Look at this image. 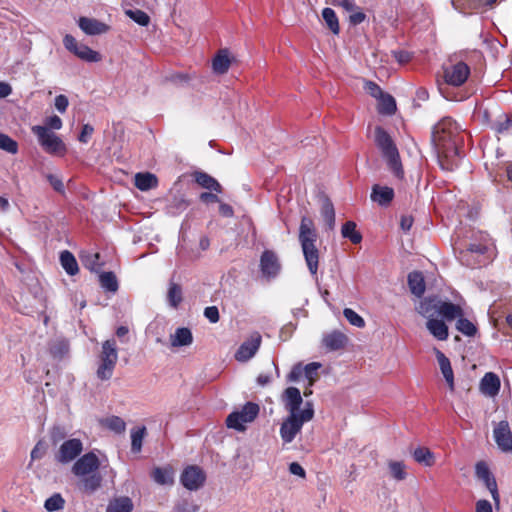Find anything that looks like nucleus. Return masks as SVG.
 <instances>
[{
    "mask_svg": "<svg viewBox=\"0 0 512 512\" xmlns=\"http://www.w3.org/2000/svg\"><path fill=\"white\" fill-rule=\"evenodd\" d=\"M80 29L87 35H100L109 30V26L94 18L80 17L78 21Z\"/></svg>",
    "mask_w": 512,
    "mask_h": 512,
    "instance_id": "aec40b11",
    "label": "nucleus"
},
{
    "mask_svg": "<svg viewBox=\"0 0 512 512\" xmlns=\"http://www.w3.org/2000/svg\"><path fill=\"white\" fill-rule=\"evenodd\" d=\"M82 264L85 268L93 272H98L101 268L99 263L100 255L98 253L84 252L80 255Z\"/></svg>",
    "mask_w": 512,
    "mask_h": 512,
    "instance_id": "79ce46f5",
    "label": "nucleus"
},
{
    "mask_svg": "<svg viewBox=\"0 0 512 512\" xmlns=\"http://www.w3.org/2000/svg\"><path fill=\"white\" fill-rule=\"evenodd\" d=\"M259 414V406L253 402H247L240 410L231 412L226 418L228 428L236 431H244L245 424L254 421Z\"/></svg>",
    "mask_w": 512,
    "mask_h": 512,
    "instance_id": "6e6552de",
    "label": "nucleus"
},
{
    "mask_svg": "<svg viewBox=\"0 0 512 512\" xmlns=\"http://www.w3.org/2000/svg\"><path fill=\"white\" fill-rule=\"evenodd\" d=\"M49 184L52 186V188L58 192V193H64L65 191V187H64V184H63V181L60 177H58L57 175H54V174H48L46 176Z\"/></svg>",
    "mask_w": 512,
    "mask_h": 512,
    "instance_id": "052dcab7",
    "label": "nucleus"
},
{
    "mask_svg": "<svg viewBox=\"0 0 512 512\" xmlns=\"http://www.w3.org/2000/svg\"><path fill=\"white\" fill-rule=\"evenodd\" d=\"M413 458L416 462L425 466H432L434 464L433 453L425 447H418L413 452Z\"/></svg>",
    "mask_w": 512,
    "mask_h": 512,
    "instance_id": "a19ab883",
    "label": "nucleus"
},
{
    "mask_svg": "<svg viewBox=\"0 0 512 512\" xmlns=\"http://www.w3.org/2000/svg\"><path fill=\"white\" fill-rule=\"evenodd\" d=\"M378 111L384 115H392L396 111L395 99L390 95L383 93L379 98Z\"/></svg>",
    "mask_w": 512,
    "mask_h": 512,
    "instance_id": "ea45409f",
    "label": "nucleus"
},
{
    "mask_svg": "<svg viewBox=\"0 0 512 512\" xmlns=\"http://www.w3.org/2000/svg\"><path fill=\"white\" fill-rule=\"evenodd\" d=\"M317 233L314 228L313 220L307 216L301 218L299 227V242L307 267L312 275L318 270L319 252L316 248Z\"/></svg>",
    "mask_w": 512,
    "mask_h": 512,
    "instance_id": "f03ea898",
    "label": "nucleus"
},
{
    "mask_svg": "<svg viewBox=\"0 0 512 512\" xmlns=\"http://www.w3.org/2000/svg\"><path fill=\"white\" fill-rule=\"evenodd\" d=\"M82 478H83L81 481L82 489L86 493L92 494L101 486L102 477L97 472L91 473Z\"/></svg>",
    "mask_w": 512,
    "mask_h": 512,
    "instance_id": "e433bc0d",
    "label": "nucleus"
},
{
    "mask_svg": "<svg viewBox=\"0 0 512 512\" xmlns=\"http://www.w3.org/2000/svg\"><path fill=\"white\" fill-rule=\"evenodd\" d=\"M393 56L400 63L404 64L411 60V53L405 50H396L393 51Z\"/></svg>",
    "mask_w": 512,
    "mask_h": 512,
    "instance_id": "774afa93",
    "label": "nucleus"
},
{
    "mask_svg": "<svg viewBox=\"0 0 512 512\" xmlns=\"http://www.w3.org/2000/svg\"><path fill=\"white\" fill-rule=\"evenodd\" d=\"M157 177L152 173H137L135 175V186L141 191H148L157 186Z\"/></svg>",
    "mask_w": 512,
    "mask_h": 512,
    "instance_id": "72a5a7b5",
    "label": "nucleus"
},
{
    "mask_svg": "<svg viewBox=\"0 0 512 512\" xmlns=\"http://www.w3.org/2000/svg\"><path fill=\"white\" fill-rule=\"evenodd\" d=\"M63 44L68 51L83 61L95 63L101 60V56L97 51L92 50L85 44L78 43L77 40L70 34H66L64 36Z\"/></svg>",
    "mask_w": 512,
    "mask_h": 512,
    "instance_id": "9b49d317",
    "label": "nucleus"
},
{
    "mask_svg": "<svg viewBox=\"0 0 512 512\" xmlns=\"http://www.w3.org/2000/svg\"><path fill=\"white\" fill-rule=\"evenodd\" d=\"M100 467V461L94 451L79 456L72 466V473L77 477H84L97 472Z\"/></svg>",
    "mask_w": 512,
    "mask_h": 512,
    "instance_id": "f8f14e48",
    "label": "nucleus"
},
{
    "mask_svg": "<svg viewBox=\"0 0 512 512\" xmlns=\"http://www.w3.org/2000/svg\"><path fill=\"white\" fill-rule=\"evenodd\" d=\"M365 90L374 98H379L384 93L382 89L375 82L366 81L365 82Z\"/></svg>",
    "mask_w": 512,
    "mask_h": 512,
    "instance_id": "680f3d73",
    "label": "nucleus"
},
{
    "mask_svg": "<svg viewBox=\"0 0 512 512\" xmlns=\"http://www.w3.org/2000/svg\"><path fill=\"white\" fill-rule=\"evenodd\" d=\"M439 314L442 315L446 320L451 321L455 318L462 316L463 311L460 306L451 302L441 301Z\"/></svg>",
    "mask_w": 512,
    "mask_h": 512,
    "instance_id": "c9c22d12",
    "label": "nucleus"
},
{
    "mask_svg": "<svg viewBox=\"0 0 512 512\" xmlns=\"http://www.w3.org/2000/svg\"><path fill=\"white\" fill-rule=\"evenodd\" d=\"M101 287L109 292H116L118 290V281L113 272H102L99 275Z\"/></svg>",
    "mask_w": 512,
    "mask_h": 512,
    "instance_id": "37998d69",
    "label": "nucleus"
},
{
    "mask_svg": "<svg viewBox=\"0 0 512 512\" xmlns=\"http://www.w3.org/2000/svg\"><path fill=\"white\" fill-rule=\"evenodd\" d=\"M146 428L144 426L131 431V451L138 453L142 448V441L145 436Z\"/></svg>",
    "mask_w": 512,
    "mask_h": 512,
    "instance_id": "09e8293b",
    "label": "nucleus"
},
{
    "mask_svg": "<svg viewBox=\"0 0 512 512\" xmlns=\"http://www.w3.org/2000/svg\"><path fill=\"white\" fill-rule=\"evenodd\" d=\"M493 247V242L488 234L479 231L474 234V242L470 243L465 251L460 253V261L466 266L473 267L474 265H482L483 261L471 262L469 257L476 254L478 257L486 254Z\"/></svg>",
    "mask_w": 512,
    "mask_h": 512,
    "instance_id": "0eeeda50",
    "label": "nucleus"
},
{
    "mask_svg": "<svg viewBox=\"0 0 512 512\" xmlns=\"http://www.w3.org/2000/svg\"><path fill=\"white\" fill-rule=\"evenodd\" d=\"M133 501L128 496H119L111 499L107 505L106 512H132Z\"/></svg>",
    "mask_w": 512,
    "mask_h": 512,
    "instance_id": "b1692460",
    "label": "nucleus"
},
{
    "mask_svg": "<svg viewBox=\"0 0 512 512\" xmlns=\"http://www.w3.org/2000/svg\"><path fill=\"white\" fill-rule=\"evenodd\" d=\"M259 266L262 276L268 280L276 278L281 270L279 258L272 250H265L261 254Z\"/></svg>",
    "mask_w": 512,
    "mask_h": 512,
    "instance_id": "2eb2a0df",
    "label": "nucleus"
},
{
    "mask_svg": "<svg viewBox=\"0 0 512 512\" xmlns=\"http://www.w3.org/2000/svg\"><path fill=\"white\" fill-rule=\"evenodd\" d=\"M321 367V364L318 362H312L303 367V372L306 378L312 383L317 377L318 370Z\"/></svg>",
    "mask_w": 512,
    "mask_h": 512,
    "instance_id": "6e6d98bb",
    "label": "nucleus"
},
{
    "mask_svg": "<svg viewBox=\"0 0 512 512\" xmlns=\"http://www.w3.org/2000/svg\"><path fill=\"white\" fill-rule=\"evenodd\" d=\"M388 467L395 480L402 481L407 477L406 466L402 461H390Z\"/></svg>",
    "mask_w": 512,
    "mask_h": 512,
    "instance_id": "8fccbe9b",
    "label": "nucleus"
},
{
    "mask_svg": "<svg viewBox=\"0 0 512 512\" xmlns=\"http://www.w3.org/2000/svg\"><path fill=\"white\" fill-rule=\"evenodd\" d=\"M60 263L68 275L73 276L79 271L75 256L68 250H64L60 253Z\"/></svg>",
    "mask_w": 512,
    "mask_h": 512,
    "instance_id": "f704fd0d",
    "label": "nucleus"
},
{
    "mask_svg": "<svg viewBox=\"0 0 512 512\" xmlns=\"http://www.w3.org/2000/svg\"><path fill=\"white\" fill-rule=\"evenodd\" d=\"M314 409L311 402H306L300 414H289L282 422L280 436L285 444L291 443L301 431L304 423L312 420Z\"/></svg>",
    "mask_w": 512,
    "mask_h": 512,
    "instance_id": "20e7f679",
    "label": "nucleus"
},
{
    "mask_svg": "<svg viewBox=\"0 0 512 512\" xmlns=\"http://www.w3.org/2000/svg\"><path fill=\"white\" fill-rule=\"evenodd\" d=\"M55 108L60 112L64 113L69 105L68 98L65 95H58L54 100Z\"/></svg>",
    "mask_w": 512,
    "mask_h": 512,
    "instance_id": "69168bd1",
    "label": "nucleus"
},
{
    "mask_svg": "<svg viewBox=\"0 0 512 512\" xmlns=\"http://www.w3.org/2000/svg\"><path fill=\"white\" fill-rule=\"evenodd\" d=\"M62 120L57 115L49 116L45 119L44 125H41L42 127H48V130H60L62 128Z\"/></svg>",
    "mask_w": 512,
    "mask_h": 512,
    "instance_id": "13d9d810",
    "label": "nucleus"
},
{
    "mask_svg": "<svg viewBox=\"0 0 512 512\" xmlns=\"http://www.w3.org/2000/svg\"><path fill=\"white\" fill-rule=\"evenodd\" d=\"M475 475L481 480L487 489L490 491L491 496L496 504H499V493L495 477L490 472L488 465L484 461H480L475 466Z\"/></svg>",
    "mask_w": 512,
    "mask_h": 512,
    "instance_id": "dca6fc26",
    "label": "nucleus"
},
{
    "mask_svg": "<svg viewBox=\"0 0 512 512\" xmlns=\"http://www.w3.org/2000/svg\"><path fill=\"white\" fill-rule=\"evenodd\" d=\"M229 52L221 49L212 61V69L216 74H225L230 67Z\"/></svg>",
    "mask_w": 512,
    "mask_h": 512,
    "instance_id": "c756f323",
    "label": "nucleus"
},
{
    "mask_svg": "<svg viewBox=\"0 0 512 512\" xmlns=\"http://www.w3.org/2000/svg\"><path fill=\"white\" fill-rule=\"evenodd\" d=\"M125 14L140 26H148L150 23L149 15L140 9H128Z\"/></svg>",
    "mask_w": 512,
    "mask_h": 512,
    "instance_id": "de8ad7c7",
    "label": "nucleus"
},
{
    "mask_svg": "<svg viewBox=\"0 0 512 512\" xmlns=\"http://www.w3.org/2000/svg\"><path fill=\"white\" fill-rule=\"evenodd\" d=\"M493 129L499 134H512V118L504 115L493 123Z\"/></svg>",
    "mask_w": 512,
    "mask_h": 512,
    "instance_id": "3c124183",
    "label": "nucleus"
},
{
    "mask_svg": "<svg viewBox=\"0 0 512 512\" xmlns=\"http://www.w3.org/2000/svg\"><path fill=\"white\" fill-rule=\"evenodd\" d=\"M83 451V443L78 438L63 441L54 455V459L60 464H69L76 461Z\"/></svg>",
    "mask_w": 512,
    "mask_h": 512,
    "instance_id": "9d476101",
    "label": "nucleus"
},
{
    "mask_svg": "<svg viewBox=\"0 0 512 512\" xmlns=\"http://www.w3.org/2000/svg\"><path fill=\"white\" fill-rule=\"evenodd\" d=\"M341 234L343 238L349 239L353 244H358L362 241V235L356 230V223L353 221H347L343 224Z\"/></svg>",
    "mask_w": 512,
    "mask_h": 512,
    "instance_id": "4c0bfd02",
    "label": "nucleus"
},
{
    "mask_svg": "<svg viewBox=\"0 0 512 512\" xmlns=\"http://www.w3.org/2000/svg\"><path fill=\"white\" fill-rule=\"evenodd\" d=\"M494 440L504 452H512V432L508 421H500L493 431Z\"/></svg>",
    "mask_w": 512,
    "mask_h": 512,
    "instance_id": "f3484780",
    "label": "nucleus"
},
{
    "mask_svg": "<svg viewBox=\"0 0 512 512\" xmlns=\"http://www.w3.org/2000/svg\"><path fill=\"white\" fill-rule=\"evenodd\" d=\"M107 426L109 429L116 433H121L125 430V422L118 416H113L107 420Z\"/></svg>",
    "mask_w": 512,
    "mask_h": 512,
    "instance_id": "4d7b16f0",
    "label": "nucleus"
},
{
    "mask_svg": "<svg viewBox=\"0 0 512 512\" xmlns=\"http://www.w3.org/2000/svg\"><path fill=\"white\" fill-rule=\"evenodd\" d=\"M375 143L389 168L397 177H401L403 169L398 149L391 136L380 126L375 128Z\"/></svg>",
    "mask_w": 512,
    "mask_h": 512,
    "instance_id": "7ed1b4c3",
    "label": "nucleus"
},
{
    "mask_svg": "<svg viewBox=\"0 0 512 512\" xmlns=\"http://www.w3.org/2000/svg\"><path fill=\"white\" fill-rule=\"evenodd\" d=\"M322 18L325 21L329 30L337 35L339 34L340 27L338 17L332 8L326 7L322 10Z\"/></svg>",
    "mask_w": 512,
    "mask_h": 512,
    "instance_id": "58836bf2",
    "label": "nucleus"
},
{
    "mask_svg": "<svg viewBox=\"0 0 512 512\" xmlns=\"http://www.w3.org/2000/svg\"><path fill=\"white\" fill-rule=\"evenodd\" d=\"M65 505V500L60 493H55L45 500L44 508L48 512H56L62 510Z\"/></svg>",
    "mask_w": 512,
    "mask_h": 512,
    "instance_id": "a18cd8bd",
    "label": "nucleus"
},
{
    "mask_svg": "<svg viewBox=\"0 0 512 512\" xmlns=\"http://www.w3.org/2000/svg\"><path fill=\"white\" fill-rule=\"evenodd\" d=\"M441 299L438 296H428L422 299L416 307L417 312L427 319L439 314Z\"/></svg>",
    "mask_w": 512,
    "mask_h": 512,
    "instance_id": "6ab92c4d",
    "label": "nucleus"
},
{
    "mask_svg": "<svg viewBox=\"0 0 512 512\" xmlns=\"http://www.w3.org/2000/svg\"><path fill=\"white\" fill-rule=\"evenodd\" d=\"M343 315L344 317L346 318V320L353 326L355 327H358V328H362L365 326V321L364 319L358 314L356 313L353 309L351 308H345L343 310Z\"/></svg>",
    "mask_w": 512,
    "mask_h": 512,
    "instance_id": "5fc2aeb1",
    "label": "nucleus"
},
{
    "mask_svg": "<svg viewBox=\"0 0 512 512\" xmlns=\"http://www.w3.org/2000/svg\"><path fill=\"white\" fill-rule=\"evenodd\" d=\"M118 360V350L115 339H109L102 343L99 355V364L96 375L100 380H109L114 372Z\"/></svg>",
    "mask_w": 512,
    "mask_h": 512,
    "instance_id": "39448f33",
    "label": "nucleus"
},
{
    "mask_svg": "<svg viewBox=\"0 0 512 512\" xmlns=\"http://www.w3.org/2000/svg\"><path fill=\"white\" fill-rule=\"evenodd\" d=\"M436 357H437L438 364H439L440 370L443 374L445 381L447 382L450 389L453 390L454 389V374H453L450 360L445 356L444 353H442L439 350H436Z\"/></svg>",
    "mask_w": 512,
    "mask_h": 512,
    "instance_id": "393cba45",
    "label": "nucleus"
},
{
    "mask_svg": "<svg viewBox=\"0 0 512 512\" xmlns=\"http://www.w3.org/2000/svg\"><path fill=\"white\" fill-rule=\"evenodd\" d=\"M204 316L211 323H217L219 321V310L216 306H208L204 309Z\"/></svg>",
    "mask_w": 512,
    "mask_h": 512,
    "instance_id": "0e129e2a",
    "label": "nucleus"
},
{
    "mask_svg": "<svg viewBox=\"0 0 512 512\" xmlns=\"http://www.w3.org/2000/svg\"><path fill=\"white\" fill-rule=\"evenodd\" d=\"M371 200L382 207H387L394 198V190L388 186L375 184L371 191Z\"/></svg>",
    "mask_w": 512,
    "mask_h": 512,
    "instance_id": "412c9836",
    "label": "nucleus"
},
{
    "mask_svg": "<svg viewBox=\"0 0 512 512\" xmlns=\"http://www.w3.org/2000/svg\"><path fill=\"white\" fill-rule=\"evenodd\" d=\"M428 331L439 341H444L448 338V327L442 320L435 318L428 319L426 323Z\"/></svg>",
    "mask_w": 512,
    "mask_h": 512,
    "instance_id": "cd10ccee",
    "label": "nucleus"
},
{
    "mask_svg": "<svg viewBox=\"0 0 512 512\" xmlns=\"http://www.w3.org/2000/svg\"><path fill=\"white\" fill-rule=\"evenodd\" d=\"M408 286L413 295L422 297L425 292V280L421 272L413 271L408 274Z\"/></svg>",
    "mask_w": 512,
    "mask_h": 512,
    "instance_id": "a878e982",
    "label": "nucleus"
},
{
    "mask_svg": "<svg viewBox=\"0 0 512 512\" xmlns=\"http://www.w3.org/2000/svg\"><path fill=\"white\" fill-rule=\"evenodd\" d=\"M262 337L260 333L253 332L237 349L235 359L238 362L244 363L249 361L255 356L260 348Z\"/></svg>",
    "mask_w": 512,
    "mask_h": 512,
    "instance_id": "4468645a",
    "label": "nucleus"
},
{
    "mask_svg": "<svg viewBox=\"0 0 512 512\" xmlns=\"http://www.w3.org/2000/svg\"><path fill=\"white\" fill-rule=\"evenodd\" d=\"M332 4L343 8L347 12H352L357 8L355 0H333Z\"/></svg>",
    "mask_w": 512,
    "mask_h": 512,
    "instance_id": "e2e57ef3",
    "label": "nucleus"
},
{
    "mask_svg": "<svg viewBox=\"0 0 512 512\" xmlns=\"http://www.w3.org/2000/svg\"><path fill=\"white\" fill-rule=\"evenodd\" d=\"M172 347L188 346L193 342V335L189 328H177L175 333L170 336Z\"/></svg>",
    "mask_w": 512,
    "mask_h": 512,
    "instance_id": "bb28decb",
    "label": "nucleus"
},
{
    "mask_svg": "<svg viewBox=\"0 0 512 512\" xmlns=\"http://www.w3.org/2000/svg\"><path fill=\"white\" fill-rule=\"evenodd\" d=\"M31 131L36 136L39 145L46 153L52 155H63L66 152L65 143L56 133L48 130V127L35 125L32 126Z\"/></svg>",
    "mask_w": 512,
    "mask_h": 512,
    "instance_id": "423d86ee",
    "label": "nucleus"
},
{
    "mask_svg": "<svg viewBox=\"0 0 512 512\" xmlns=\"http://www.w3.org/2000/svg\"><path fill=\"white\" fill-rule=\"evenodd\" d=\"M195 181L201 187H203L207 190L215 191L217 193L222 192V187L219 184V182L215 178H213L212 176H210L209 174H207L205 172H196L195 173Z\"/></svg>",
    "mask_w": 512,
    "mask_h": 512,
    "instance_id": "473e14b6",
    "label": "nucleus"
},
{
    "mask_svg": "<svg viewBox=\"0 0 512 512\" xmlns=\"http://www.w3.org/2000/svg\"><path fill=\"white\" fill-rule=\"evenodd\" d=\"M283 402L289 414H300L303 398L298 388L288 387L283 393Z\"/></svg>",
    "mask_w": 512,
    "mask_h": 512,
    "instance_id": "a211bd4d",
    "label": "nucleus"
},
{
    "mask_svg": "<svg viewBox=\"0 0 512 512\" xmlns=\"http://www.w3.org/2000/svg\"><path fill=\"white\" fill-rule=\"evenodd\" d=\"M0 149L10 154H16L18 152V143L9 135L0 133Z\"/></svg>",
    "mask_w": 512,
    "mask_h": 512,
    "instance_id": "864d4df0",
    "label": "nucleus"
},
{
    "mask_svg": "<svg viewBox=\"0 0 512 512\" xmlns=\"http://www.w3.org/2000/svg\"><path fill=\"white\" fill-rule=\"evenodd\" d=\"M431 142L443 170H454L460 160L459 126L449 117L440 120L432 130Z\"/></svg>",
    "mask_w": 512,
    "mask_h": 512,
    "instance_id": "f257e3e1",
    "label": "nucleus"
},
{
    "mask_svg": "<svg viewBox=\"0 0 512 512\" xmlns=\"http://www.w3.org/2000/svg\"><path fill=\"white\" fill-rule=\"evenodd\" d=\"M66 436H67V431H66L65 427H63V426L54 425L49 430V439H50V442L52 443V445H54V446L65 441Z\"/></svg>",
    "mask_w": 512,
    "mask_h": 512,
    "instance_id": "603ef678",
    "label": "nucleus"
},
{
    "mask_svg": "<svg viewBox=\"0 0 512 512\" xmlns=\"http://www.w3.org/2000/svg\"><path fill=\"white\" fill-rule=\"evenodd\" d=\"M205 480V472L196 465L186 467L180 476L181 484L190 491L200 489L204 485Z\"/></svg>",
    "mask_w": 512,
    "mask_h": 512,
    "instance_id": "ddd939ff",
    "label": "nucleus"
},
{
    "mask_svg": "<svg viewBox=\"0 0 512 512\" xmlns=\"http://www.w3.org/2000/svg\"><path fill=\"white\" fill-rule=\"evenodd\" d=\"M500 379L493 372H487L480 382L481 392L489 397H494L499 393L500 390Z\"/></svg>",
    "mask_w": 512,
    "mask_h": 512,
    "instance_id": "4be33fe9",
    "label": "nucleus"
},
{
    "mask_svg": "<svg viewBox=\"0 0 512 512\" xmlns=\"http://www.w3.org/2000/svg\"><path fill=\"white\" fill-rule=\"evenodd\" d=\"M49 351L53 358L61 360L69 353V342L64 338H57L49 343Z\"/></svg>",
    "mask_w": 512,
    "mask_h": 512,
    "instance_id": "2f4dec72",
    "label": "nucleus"
},
{
    "mask_svg": "<svg viewBox=\"0 0 512 512\" xmlns=\"http://www.w3.org/2000/svg\"><path fill=\"white\" fill-rule=\"evenodd\" d=\"M456 329L467 337H473L477 333L476 326L469 319L462 316L456 322Z\"/></svg>",
    "mask_w": 512,
    "mask_h": 512,
    "instance_id": "c03bdc74",
    "label": "nucleus"
},
{
    "mask_svg": "<svg viewBox=\"0 0 512 512\" xmlns=\"http://www.w3.org/2000/svg\"><path fill=\"white\" fill-rule=\"evenodd\" d=\"M348 341L347 336L340 331H332L323 336L322 344L329 351L342 349Z\"/></svg>",
    "mask_w": 512,
    "mask_h": 512,
    "instance_id": "5701e85b",
    "label": "nucleus"
},
{
    "mask_svg": "<svg viewBox=\"0 0 512 512\" xmlns=\"http://www.w3.org/2000/svg\"><path fill=\"white\" fill-rule=\"evenodd\" d=\"M152 479L160 485H171L174 482V473L171 467H156L151 474Z\"/></svg>",
    "mask_w": 512,
    "mask_h": 512,
    "instance_id": "7c9ffc66",
    "label": "nucleus"
},
{
    "mask_svg": "<svg viewBox=\"0 0 512 512\" xmlns=\"http://www.w3.org/2000/svg\"><path fill=\"white\" fill-rule=\"evenodd\" d=\"M321 216L327 226V229L333 230L335 228V209L333 203L328 197L322 198Z\"/></svg>",
    "mask_w": 512,
    "mask_h": 512,
    "instance_id": "c85d7f7f",
    "label": "nucleus"
},
{
    "mask_svg": "<svg viewBox=\"0 0 512 512\" xmlns=\"http://www.w3.org/2000/svg\"><path fill=\"white\" fill-rule=\"evenodd\" d=\"M350 13L351 14L349 15V23L351 25H354V26L359 25L362 22H364L366 19V14L358 6H357L356 10H354Z\"/></svg>",
    "mask_w": 512,
    "mask_h": 512,
    "instance_id": "bf43d9fd",
    "label": "nucleus"
},
{
    "mask_svg": "<svg viewBox=\"0 0 512 512\" xmlns=\"http://www.w3.org/2000/svg\"><path fill=\"white\" fill-rule=\"evenodd\" d=\"M94 128L90 124H84L78 140L82 143H87L91 135L93 134Z\"/></svg>",
    "mask_w": 512,
    "mask_h": 512,
    "instance_id": "338daca9",
    "label": "nucleus"
},
{
    "mask_svg": "<svg viewBox=\"0 0 512 512\" xmlns=\"http://www.w3.org/2000/svg\"><path fill=\"white\" fill-rule=\"evenodd\" d=\"M470 67L464 61H453L449 59V63L443 66V77L448 85L454 87L462 86L470 75Z\"/></svg>",
    "mask_w": 512,
    "mask_h": 512,
    "instance_id": "1a4fd4ad",
    "label": "nucleus"
},
{
    "mask_svg": "<svg viewBox=\"0 0 512 512\" xmlns=\"http://www.w3.org/2000/svg\"><path fill=\"white\" fill-rule=\"evenodd\" d=\"M169 305L173 308H177L182 302V289L180 285L171 282L167 294Z\"/></svg>",
    "mask_w": 512,
    "mask_h": 512,
    "instance_id": "49530a36",
    "label": "nucleus"
}]
</instances>
